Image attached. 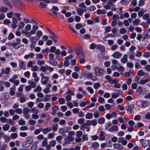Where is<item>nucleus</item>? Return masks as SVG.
Masks as SVG:
<instances>
[{
  "label": "nucleus",
  "mask_w": 150,
  "mask_h": 150,
  "mask_svg": "<svg viewBox=\"0 0 150 150\" xmlns=\"http://www.w3.org/2000/svg\"><path fill=\"white\" fill-rule=\"evenodd\" d=\"M48 62L50 64L53 66H55L57 64V62L56 60L52 61L50 60Z\"/></svg>",
  "instance_id": "c03bdc74"
},
{
  "label": "nucleus",
  "mask_w": 150,
  "mask_h": 150,
  "mask_svg": "<svg viewBox=\"0 0 150 150\" xmlns=\"http://www.w3.org/2000/svg\"><path fill=\"white\" fill-rule=\"evenodd\" d=\"M65 94H68L69 95L74 96L75 95L74 92L69 89H68L67 91L65 93Z\"/></svg>",
  "instance_id": "09e8293b"
},
{
  "label": "nucleus",
  "mask_w": 150,
  "mask_h": 150,
  "mask_svg": "<svg viewBox=\"0 0 150 150\" xmlns=\"http://www.w3.org/2000/svg\"><path fill=\"white\" fill-rule=\"evenodd\" d=\"M4 3L10 8H13V6L8 0H2Z\"/></svg>",
  "instance_id": "dca6fc26"
},
{
  "label": "nucleus",
  "mask_w": 150,
  "mask_h": 150,
  "mask_svg": "<svg viewBox=\"0 0 150 150\" xmlns=\"http://www.w3.org/2000/svg\"><path fill=\"white\" fill-rule=\"evenodd\" d=\"M79 6L80 8L85 9L86 7V6L85 5L83 2H81L79 4Z\"/></svg>",
  "instance_id": "052dcab7"
},
{
  "label": "nucleus",
  "mask_w": 150,
  "mask_h": 150,
  "mask_svg": "<svg viewBox=\"0 0 150 150\" xmlns=\"http://www.w3.org/2000/svg\"><path fill=\"white\" fill-rule=\"evenodd\" d=\"M134 108V106L132 105H128L125 108L126 110L127 111L129 114L131 113L133 109Z\"/></svg>",
  "instance_id": "1a4fd4ad"
},
{
  "label": "nucleus",
  "mask_w": 150,
  "mask_h": 150,
  "mask_svg": "<svg viewBox=\"0 0 150 150\" xmlns=\"http://www.w3.org/2000/svg\"><path fill=\"white\" fill-rule=\"evenodd\" d=\"M11 69L8 67H5L4 69L2 70L1 73L3 74H8L10 73Z\"/></svg>",
  "instance_id": "ddd939ff"
},
{
  "label": "nucleus",
  "mask_w": 150,
  "mask_h": 150,
  "mask_svg": "<svg viewBox=\"0 0 150 150\" xmlns=\"http://www.w3.org/2000/svg\"><path fill=\"white\" fill-rule=\"evenodd\" d=\"M30 143L28 142V141H25L23 143V145L24 147H28Z\"/></svg>",
  "instance_id": "4d7b16f0"
},
{
  "label": "nucleus",
  "mask_w": 150,
  "mask_h": 150,
  "mask_svg": "<svg viewBox=\"0 0 150 150\" xmlns=\"http://www.w3.org/2000/svg\"><path fill=\"white\" fill-rule=\"evenodd\" d=\"M47 65L45 66H42L40 68V70L43 72H45L47 71Z\"/></svg>",
  "instance_id": "69168bd1"
},
{
  "label": "nucleus",
  "mask_w": 150,
  "mask_h": 150,
  "mask_svg": "<svg viewBox=\"0 0 150 150\" xmlns=\"http://www.w3.org/2000/svg\"><path fill=\"white\" fill-rule=\"evenodd\" d=\"M96 48L102 52H104L105 51V48L104 46L100 45L98 44L96 45Z\"/></svg>",
  "instance_id": "412c9836"
},
{
  "label": "nucleus",
  "mask_w": 150,
  "mask_h": 150,
  "mask_svg": "<svg viewBox=\"0 0 150 150\" xmlns=\"http://www.w3.org/2000/svg\"><path fill=\"white\" fill-rule=\"evenodd\" d=\"M21 33L22 34H25L27 38H29L31 37L32 35L30 31H27L26 30H23L21 32Z\"/></svg>",
  "instance_id": "5701e85b"
},
{
  "label": "nucleus",
  "mask_w": 150,
  "mask_h": 150,
  "mask_svg": "<svg viewBox=\"0 0 150 150\" xmlns=\"http://www.w3.org/2000/svg\"><path fill=\"white\" fill-rule=\"evenodd\" d=\"M22 45H20V44H18V43L14 42L13 43V47L15 49H18L20 48Z\"/></svg>",
  "instance_id": "c85d7f7f"
},
{
  "label": "nucleus",
  "mask_w": 150,
  "mask_h": 150,
  "mask_svg": "<svg viewBox=\"0 0 150 150\" xmlns=\"http://www.w3.org/2000/svg\"><path fill=\"white\" fill-rule=\"evenodd\" d=\"M117 69L119 72H123L125 70V68L124 67L120 66L119 67H117Z\"/></svg>",
  "instance_id": "8fccbe9b"
},
{
  "label": "nucleus",
  "mask_w": 150,
  "mask_h": 150,
  "mask_svg": "<svg viewBox=\"0 0 150 150\" xmlns=\"http://www.w3.org/2000/svg\"><path fill=\"white\" fill-rule=\"evenodd\" d=\"M58 101L59 103L61 105L64 104L65 102V99L63 98H59Z\"/></svg>",
  "instance_id": "58836bf2"
},
{
  "label": "nucleus",
  "mask_w": 150,
  "mask_h": 150,
  "mask_svg": "<svg viewBox=\"0 0 150 150\" xmlns=\"http://www.w3.org/2000/svg\"><path fill=\"white\" fill-rule=\"evenodd\" d=\"M30 40L31 42L33 43H35L37 42V40L36 37L35 36H32L30 38Z\"/></svg>",
  "instance_id": "72a5a7b5"
},
{
  "label": "nucleus",
  "mask_w": 150,
  "mask_h": 150,
  "mask_svg": "<svg viewBox=\"0 0 150 150\" xmlns=\"http://www.w3.org/2000/svg\"><path fill=\"white\" fill-rule=\"evenodd\" d=\"M145 89H146L145 88H143L142 86H139L137 89L136 90V91L137 93L140 94L142 95L146 93V91H144V90Z\"/></svg>",
  "instance_id": "423d86ee"
},
{
  "label": "nucleus",
  "mask_w": 150,
  "mask_h": 150,
  "mask_svg": "<svg viewBox=\"0 0 150 150\" xmlns=\"http://www.w3.org/2000/svg\"><path fill=\"white\" fill-rule=\"evenodd\" d=\"M69 60L68 59L67 57H66L65 58V61L64 62V66H66V67H68L70 64L69 62Z\"/></svg>",
  "instance_id": "a18cd8bd"
},
{
  "label": "nucleus",
  "mask_w": 150,
  "mask_h": 150,
  "mask_svg": "<svg viewBox=\"0 0 150 150\" xmlns=\"http://www.w3.org/2000/svg\"><path fill=\"white\" fill-rule=\"evenodd\" d=\"M87 90L91 94H93L94 93V90L93 88L90 86H88L87 88Z\"/></svg>",
  "instance_id": "bf43d9fd"
},
{
  "label": "nucleus",
  "mask_w": 150,
  "mask_h": 150,
  "mask_svg": "<svg viewBox=\"0 0 150 150\" xmlns=\"http://www.w3.org/2000/svg\"><path fill=\"white\" fill-rule=\"evenodd\" d=\"M112 64L111 66V69L115 71L117 70V66L120 65V63L118 61L115 59H113L112 60Z\"/></svg>",
  "instance_id": "20e7f679"
},
{
  "label": "nucleus",
  "mask_w": 150,
  "mask_h": 150,
  "mask_svg": "<svg viewBox=\"0 0 150 150\" xmlns=\"http://www.w3.org/2000/svg\"><path fill=\"white\" fill-rule=\"evenodd\" d=\"M0 121L2 123H5L7 121V119L5 117H1L0 118Z\"/></svg>",
  "instance_id": "e2e57ef3"
},
{
  "label": "nucleus",
  "mask_w": 150,
  "mask_h": 150,
  "mask_svg": "<svg viewBox=\"0 0 150 150\" xmlns=\"http://www.w3.org/2000/svg\"><path fill=\"white\" fill-rule=\"evenodd\" d=\"M24 75L25 77L29 78L30 76V73L28 71H27L24 72Z\"/></svg>",
  "instance_id": "774afa93"
},
{
  "label": "nucleus",
  "mask_w": 150,
  "mask_h": 150,
  "mask_svg": "<svg viewBox=\"0 0 150 150\" xmlns=\"http://www.w3.org/2000/svg\"><path fill=\"white\" fill-rule=\"evenodd\" d=\"M118 130V127L117 125H113L108 129V130L111 132H114Z\"/></svg>",
  "instance_id": "f3484780"
},
{
  "label": "nucleus",
  "mask_w": 150,
  "mask_h": 150,
  "mask_svg": "<svg viewBox=\"0 0 150 150\" xmlns=\"http://www.w3.org/2000/svg\"><path fill=\"white\" fill-rule=\"evenodd\" d=\"M122 55V54L119 51H116L112 54V56L115 58L119 59Z\"/></svg>",
  "instance_id": "39448f33"
},
{
  "label": "nucleus",
  "mask_w": 150,
  "mask_h": 150,
  "mask_svg": "<svg viewBox=\"0 0 150 150\" xmlns=\"http://www.w3.org/2000/svg\"><path fill=\"white\" fill-rule=\"evenodd\" d=\"M56 144V142L55 140H52L50 142V144L52 146L54 147Z\"/></svg>",
  "instance_id": "680f3d73"
},
{
  "label": "nucleus",
  "mask_w": 150,
  "mask_h": 150,
  "mask_svg": "<svg viewBox=\"0 0 150 150\" xmlns=\"http://www.w3.org/2000/svg\"><path fill=\"white\" fill-rule=\"evenodd\" d=\"M139 141L142 144V146L143 147L147 146L148 145L149 142V140H146L143 139H140Z\"/></svg>",
  "instance_id": "6e6552de"
},
{
  "label": "nucleus",
  "mask_w": 150,
  "mask_h": 150,
  "mask_svg": "<svg viewBox=\"0 0 150 150\" xmlns=\"http://www.w3.org/2000/svg\"><path fill=\"white\" fill-rule=\"evenodd\" d=\"M74 140L73 137L68 136H67L64 139L65 142L67 143H69L70 142H72Z\"/></svg>",
  "instance_id": "6ab92c4d"
},
{
  "label": "nucleus",
  "mask_w": 150,
  "mask_h": 150,
  "mask_svg": "<svg viewBox=\"0 0 150 150\" xmlns=\"http://www.w3.org/2000/svg\"><path fill=\"white\" fill-rule=\"evenodd\" d=\"M105 133L102 131L99 134V140L101 141H103L105 140Z\"/></svg>",
  "instance_id": "aec40b11"
},
{
  "label": "nucleus",
  "mask_w": 150,
  "mask_h": 150,
  "mask_svg": "<svg viewBox=\"0 0 150 150\" xmlns=\"http://www.w3.org/2000/svg\"><path fill=\"white\" fill-rule=\"evenodd\" d=\"M142 105L144 107H146L150 105V102L148 100L143 101L142 103Z\"/></svg>",
  "instance_id": "bb28decb"
},
{
  "label": "nucleus",
  "mask_w": 150,
  "mask_h": 150,
  "mask_svg": "<svg viewBox=\"0 0 150 150\" xmlns=\"http://www.w3.org/2000/svg\"><path fill=\"white\" fill-rule=\"evenodd\" d=\"M52 131L54 132H55L57 131L58 127V124H53L52 127Z\"/></svg>",
  "instance_id": "4c0bfd02"
},
{
  "label": "nucleus",
  "mask_w": 150,
  "mask_h": 150,
  "mask_svg": "<svg viewBox=\"0 0 150 150\" xmlns=\"http://www.w3.org/2000/svg\"><path fill=\"white\" fill-rule=\"evenodd\" d=\"M8 10V8L7 7L1 5L0 8V12L1 13L6 12Z\"/></svg>",
  "instance_id": "a211bd4d"
},
{
  "label": "nucleus",
  "mask_w": 150,
  "mask_h": 150,
  "mask_svg": "<svg viewBox=\"0 0 150 150\" xmlns=\"http://www.w3.org/2000/svg\"><path fill=\"white\" fill-rule=\"evenodd\" d=\"M1 134L3 136H4V138L6 142H8L11 139V137L7 135H5L4 133H1Z\"/></svg>",
  "instance_id": "f704fd0d"
},
{
  "label": "nucleus",
  "mask_w": 150,
  "mask_h": 150,
  "mask_svg": "<svg viewBox=\"0 0 150 150\" xmlns=\"http://www.w3.org/2000/svg\"><path fill=\"white\" fill-rule=\"evenodd\" d=\"M149 81V79H142L139 82V84L141 85H144Z\"/></svg>",
  "instance_id": "a878e982"
},
{
  "label": "nucleus",
  "mask_w": 150,
  "mask_h": 150,
  "mask_svg": "<svg viewBox=\"0 0 150 150\" xmlns=\"http://www.w3.org/2000/svg\"><path fill=\"white\" fill-rule=\"evenodd\" d=\"M86 10L85 9H83L80 8H77L76 10L78 14L80 16H82L84 12Z\"/></svg>",
  "instance_id": "9b49d317"
},
{
  "label": "nucleus",
  "mask_w": 150,
  "mask_h": 150,
  "mask_svg": "<svg viewBox=\"0 0 150 150\" xmlns=\"http://www.w3.org/2000/svg\"><path fill=\"white\" fill-rule=\"evenodd\" d=\"M52 36H50V38L52 39L54 42L57 43L58 42L57 37L56 35L54 33H52Z\"/></svg>",
  "instance_id": "4468645a"
},
{
  "label": "nucleus",
  "mask_w": 150,
  "mask_h": 150,
  "mask_svg": "<svg viewBox=\"0 0 150 150\" xmlns=\"http://www.w3.org/2000/svg\"><path fill=\"white\" fill-rule=\"evenodd\" d=\"M51 104L50 103H46L44 110H45L47 111L51 107Z\"/></svg>",
  "instance_id": "a19ab883"
},
{
  "label": "nucleus",
  "mask_w": 150,
  "mask_h": 150,
  "mask_svg": "<svg viewBox=\"0 0 150 150\" xmlns=\"http://www.w3.org/2000/svg\"><path fill=\"white\" fill-rule=\"evenodd\" d=\"M30 112V110L28 108H25L23 110V114L28 113Z\"/></svg>",
  "instance_id": "0e129e2a"
},
{
  "label": "nucleus",
  "mask_w": 150,
  "mask_h": 150,
  "mask_svg": "<svg viewBox=\"0 0 150 150\" xmlns=\"http://www.w3.org/2000/svg\"><path fill=\"white\" fill-rule=\"evenodd\" d=\"M18 77V74H15L13 76L10 78L9 81L11 83H13L14 85L18 86L20 83V81L19 79L16 80Z\"/></svg>",
  "instance_id": "f257e3e1"
},
{
  "label": "nucleus",
  "mask_w": 150,
  "mask_h": 150,
  "mask_svg": "<svg viewBox=\"0 0 150 150\" xmlns=\"http://www.w3.org/2000/svg\"><path fill=\"white\" fill-rule=\"evenodd\" d=\"M38 113H33L32 115V118L34 119H37L39 117Z\"/></svg>",
  "instance_id": "5fc2aeb1"
},
{
  "label": "nucleus",
  "mask_w": 150,
  "mask_h": 150,
  "mask_svg": "<svg viewBox=\"0 0 150 150\" xmlns=\"http://www.w3.org/2000/svg\"><path fill=\"white\" fill-rule=\"evenodd\" d=\"M93 116V113L91 112H88L86 115L85 117L87 119H90Z\"/></svg>",
  "instance_id": "ea45409f"
},
{
  "label": "nucleus",
  "mask_w": 150,
  "mask_h": 150,
  "mask_svg": "<svg viewBox=\"0 0 150 150\" xmlns=\"http://www.w3.org/2000/svg\"><path fill=\"white\" fill-rule=\"evenodd\" d=\"M96 12L98 14H104L106 13V11L105 9H98L97 11Z\"/></svg>",
  "instance_id": "7c9ffc66"
},
{
  "label": "nucleus",
  "mask_w": 150,
  "mask_h": 150,
  "mask_svg": "<svg viewBox=\"0 0 150 150\" xmlns=\"http://www.w3.org/2000/svg\"><path fill=\"white\" fill-rule=\"evenodd\" d=\"M96 47V45L94 43H92L90 46V48L91 50H94Z\"/></svg>",
  "instance_id": "338daca9"
},
{
  "label": "nucleus",
  "mask_w": 150,
  "mask_h": 150,
  "mask_svg": "<svg viewBox=\"0 0 150 150\" xmlns=\"http://www.w3.org/2000/svg\"><path fill=\"white\" fill-rule=\"evenodd\" d=\"M71 75L72 77L75 79H77L79 76V74L76 72H74L72 73Z\"/></svg>",
  "instance_id": "de8ad7c7"
},
{
  "label": "nucleus",
  "mask_w": 150,
  "mask_h": 150,
  "mask_svg": "<svg viewBox=\"0 0 150 150\" xmlns=\"http://www.w3.org/2000/svg\"><path fill=\"white\" fill-rule=\"evenodd\" d=\"M99 146V144L97 142H95L92 143V147L94 149L98 148Z\"/></svg>",
  "instance_id": "37998d69"
},
{
  "label": "nucleus",
  "mask_w": 150,
  "mask_h": 150,
  "mask_svg": "<svg viewBox=\"0 0 150 150\" xmlns=\"http://www.w3.org/2000/svg\"><path fill=\"white\" fill-rule=\"evenodd\" d=\"M94 74L98 76H100L103 75L104 73V71L103 69L100 67H95L94 69Z\"/></svg>",
  "instance_id": "f03ea898"
},
{
  "label": "nucleus",
  "mask_w": 150,
  "mask_h": 150,
  "mask_svg": "<svg viewBox=\"0 0 150 150\" xmlns=\"http://www.w3.org/2000/svg\"><path fill=\"white\" fill-rule=\"evenodd\" d=\"M42 91L41 88L39 86L36 87V88L34 89V92H40Z\"/></svg>",
  "instance_id": "6e6d98bb"
},
{
  "label": "nucleus",
  "mask_w": 150,
  "mask_h": 150,
  "mask_svg": "<svg viewBox=\"0 0 150 150\" xmlns=\"http://www.w3.org/2000/svg\"><path fill=\"white\" fill-rule=\"evenodd\" d=\"M55 133L54 132H51L49 133L47 135V138L48 139H53L54 138Z\"/></svg>",
  "instance_id": "e433bc0d"
},
{
  "label": "nucleus",
  "mask_w": 150,
  "mask_h": 150,
  "mask_svg": "<svg viewBox=\"0 0 150 150\" xmlns=\"http://www.w3.org/2000/svg\"><path fill=\"white\" fill-rule=\"evenodd\" d=\"M51 130L52 128L50 127H48L44 128L42 130L43 134H47L48 132L51 131Z\"/></svg>",
  "instance_id": "4be33fe9"
},
{
  "label": "nucleus",
  "mask_w": 150,
  "mask_h": 150,
  "mask_svg": "<svg viewBox=\"0 0 150 150\" xmlns=\"http://www.w3.org/2000/svg\"><path fill=\"white\" fill-rule=\"evenodd\" d=\"M40 76H41V83L42 84L44 85L46 84L49 80V77L47 76H45L43 73L40 74Z\"/></svg>",
  "instance_id": "7ed1b4c3"
},
{
  "label": "nucleus",
  "mask_w": 150,
  "mask_h": 150,
  "mask_svg": "<svg viewBox=\"0 0 150 150\" xmlns=\"http://www.w3.org/2000/svg\"><path fill=\"white\" fill-rule=\"evenodd\" d=\"M19 67L20 70L23 69L25 70L26 68V65L24 61L22 60H20L19 64Z\"/></svg>",
  "instance_id": "9d476101"
},
{
  "label": "nucleus",
  "mask_w": 150,
  "mask_h": 150,
  "mask_svg": "<svg viewBox=\"0 0 150 150\" xmlns=\"http://www.w3.org/2000/svg\"><path fill=\"white\" fill-rule=\"evenodd\" d=\"M28 83L30 84V86L32 88H34L36 86V84L32 80H28Z\"/></svg>",
  "instance_id": "b1692460"
},
{
  "label": "nucleus",
  "mask_w": 150,
  "mask_h": 150,
  "mask_svg": "<svg viewBox=\"0 0 150 150\" xmlns=\"http://www.w3.org/2000/svg\"><path fill=\"white\" fill-rule=\"evenodd\" d=\"M43 33L40 30L37 31L36 33V36L38 38H40L42 35Z\"/></svg>",
  "instance_id": "49530a36"
},
{
  "label": "nucleus",
  "mask_w": 150,
  "mask_h": 150,
  "mask_svg": "<svg viewBox=\"0 0 150 150\" xmlns=\"http://www.w3.org/2000/svg\"><path fill=\"white\" fill-rule=\"evenodd\" d=\"M10 126L8 124L4 125L2 127V129L4 131H7L8 130Z\"/></svg>",
  "instance_id": "c9c22d12"
},
{
  "label": "nucleus",
  "mask_w": 150,
  "mask_h": 150,
  "mask_svg": "<svg viewBox=\"0 0 150 150\" xmlns=\"http://www.w3.org/2000/svg\"><path fill=\"white\" fill-rule=\"evenodd\" d=\"M86 123L88 126L92 125L95 126L97 125V122L96 120L94 119L92 120H87L86 121Z\"/></svg>",
  "instance_id": "0eeeda50"
},
{
  "label": "nucleus",
  "mask_w": 150,
  "mask_h": 150,
  "mask_svg": "<svg viewBox=\"0 0 150 150\" xmlns=\"http://www.w3.org/2000/svg\"><path fill=\"white\" fill-rule=\"evenodd\" d=\"M98 121L99 124H103L105 122V119L103 117H101L98 119Z\"/></svg>",
  "instance_id": "473e14b6"
},
{
  "label": "nucleus",
  "mask_w": 150,
  "mask_h": 150,
  "mask_svg": "<svg viewBox=\"0 0 150 150\" xmlns=\"http://www.w3.org/2000/svg\"><path fill=\"white\" fill-rule=\"evenodd\" d=\"M127 57L128 55L127 54H124L123 57L120 59L121 62L123 64L127 62Z\"/></svg>",
  "instance_id": "2eb2a0df"
},
{
  "label": "nucleus",
  "mask_w": 150,
  "mask_h": 150,
  "mask_svg": "<svg viewBox=\"0 0 150 150\" xmlns=\"http://www.w3.org/2000/svg\"><path fill=\"white\" fill-rule=\"evenodd\" d=\"M25 25V23L23 22H20V24L18 26V29L20 30L22 29L24 27Z\"/></svg>",
  "instance_id": "79ce46f5"
},
{
  "label": "nucleus",
  "mask_w": 150,
  "mask_h": 150,
  "mask_svg": "<svg viewBox=\"0 0 150 150\" xmlns=\"http://www.w3.org/2000/svg\"><path fill=\"white\" fill-rule=\"evenodd\" d=\"M33 64H35V63H33V61H30L27 63V67L29 68H31L33 66Z\"/></svg>",
  "instance_id": "3c124183"
},
{
  "label": "nucleus",
  "mask_w": 150,
  "mask_h": 150,
  "mask_svg": "<svg viewBox=\"0 0 150 150\" xmlns=\"http://www.w3.org/2000/svg\"><path fill=\"white\" fill-rule=\"evenodd\" d=\"M77 55H81L82 56H84V54L83 51L81 49H79L77 50L76 52Z\"/></svg>",
  "instance_id": "c756f323"
},
{
  "label": "nucleus",
  "mask_w": 150,
  "mask_h": 150,
  "mask_svg": "<svg viewBox=\"0 0 150 150\" xmlns=\"http://www.w3.org/2000/svg\"><path fill=\"white\" fill-rule=\"evenodd\" d=\"M15 5L17 7H21L23 6V3L20 1L17 0L15 4Z\"/></svg>",
  "instance_id": "864d4df0"
},
{
  "label": "nucleus",
  "mask_w": 150,
  "mask_h": 150,
  "mask_svg": "<svg viewBox=\"0 0 150 150\" xmlns=\"http://www.w3.org/2000/svg\"><path fill=\"white\" fill-rule=\"evenodd\" d=\"M16 90V86L13 85L10 89V94L11 96H13L15 93V91Z\"/></svg>",
  "instance_id": "f8f14e48"
},
{
  "label": "nucleus",
  "mask_w": 150,
  "mask_h": 150,
  "mask_svg": "<svg viewBox=\"0 0 150 150\" xmlns=\"http://www.w3.org/2000/svg\"><path fill=\"white\" fill-rule=\"evenodd\" d=\"M143 56L145 58H148L150 57V53L149 52H146L143 54Z\"/></svg>",
  "instance_id": "603ef678"
},
{
  "label": "nucleus",
  "mask_w": 150,
  "mask_h": 150,
  "mask_svg": "<svg viewBox=\"0 0 150 150\" xmlns=\"http://www.w3.org/2000/svg\"><path fill=\"white\" fill-rule=\"evenodd\" d=\"M115 148L117 149H121L123 148V147L120 144L115 143L113 145Z\"/></svg>",
  "instance_id": "393cba45"
},
{
  "label": "nucleus",
  "mask_w": 150,
  "mask_h": 150,
  "mask_svg": "<svg viewBox=\"0 0 150 150\" xmlns=\"http://www.w3.org/2000/svg\"><path fill=\"white\" fill-rule=\"evenodd\" d=\"M140 20L139 19H135L132 22L133 25L137 26L140 23Z\"/></svg>",
  "instance_id": "cd10ccee"
},
{
  "label": "nucleus",
  "mask_w": 150,
  "mask_h": 150,
  "mask_svg": "<svg viewBox=\"0 0 150 150\" xmlns=\"http://www.w3.org/2000/svg\"><path fill=\"white\" fill-rule=\"evenodd\" d=\"M137 74L139 76H142L145 75V73L142 70H140L138 71Z\"/></svg>",
  "instance_id": "13d9d810"
},
{
  "label": "nucleus",
  "mask_w": 150,
  "mask_h": 150,
  "mask_svg": "<svg viewBox=\"0 0 150 150\" xmlns=\"http://www.w3.org/2000/svg\"><path fill=\"white\" fill-rule=\"evenodd\" d=\"M34 54L33 53L31 52V53H29L28 54H27L25 55L24 56V58L25 59H28V58H29L30 57L31 58H32V57H33L34 56Z\"/></svg>",
  "instance_id": "2f4dec72"
}]
</instances>
